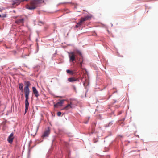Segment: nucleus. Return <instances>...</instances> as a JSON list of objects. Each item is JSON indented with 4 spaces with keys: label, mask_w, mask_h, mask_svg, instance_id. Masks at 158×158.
I'll use <instances>...</instances> for the list:
<instances>
[{
    "label": "nucleus",
    "mask_w": 158,
    "mask_h": 158,
    "mask_svg": "<svg viewBox=\"0 0 158 158\" xmlns=\"http://www.w3.org/2000/svg\"><path fill=\"white\" fill-rule=\"evenodd\" d=\"M25 85L26 86L24 88V92L26 98L25 103V113H26L28 110L29 106V103L28 102L29 96L30 94L29 87L31 84L29 81H27L25 82Z\"/></svg>",
    "instance_id": "nucleus-1"
},
{
    "label": "nucleus",
    "mask_w": 158,
    "mask_h": 158,
    "mask_svg": "<svg viewBox=\"0 0 158 158\" xmlns=\"http://www.w3.org/2000/svg\"><path fill=\"white\" fill-rule=\"evenodd\" d=\"M40 2V0H31L29 3L27 4L26 8L31 10L35 9L38 6V4Z\"/></svg>",
    "instance_id": "nucleus-2"
},
{
    "label": "nucleus",
    "mask_w": 158,
    "mask_h": 158,
    "mask_svg": "<svg viewBox=\"0 0 158 158\" xmlns=\"http://www.w3.org/2000/svg\"><path fill=\"white\" fill-rule=\"evenodd\" d=\"M77 54L80 56L81 57H82L81 52L78 50H76L73 52L69 53L68 55L69 58V61L70 62H73L75 61V57Z\"/></svg>",
    "instance_id": "nucleus-3"
},
{
    "label": "nucleus",
    "mask_w": 158,
    "mask_h": 158,
    "mask_svg": "<svg viewBox=\"0 0 158 158\" xmlns=\"http://www.w3.org/2000/svg\"><path fill=\"white\" fill-rule=\"evenodd\" d=\"M32 90L35 96L37 98L39 96V93L35 87H33L32 88Z\"/></svg>",
    "instance_id": "nucleus-4"
},
{
    "label": "nucleus",
    "mask_w": 158,
    "mask_h": 158,
    "mask_svg": "<svg viewBox=\"0 0 158 158\" xmlns=\"http://www.w3.org/2000/svg\"><path fill=\"white\" fill-rule=\"evenodd\" d=\"M23 0H15L13 1V3H12V5L13 6H17L19 5L20 3L22 1H23Z\"/></svg>",
    "instance_id": "nucleus-5"
},
{
    "label": "nucleus",
    "mask_w": 158,
    "mask_h": 158,
    "mask_svg": "<svg viewBox=\"0 0 158 158\" xmlns=\"http://www.w3.org/2000/svg\"><path fill=\"white\" fill-rule=\"evenodd\" d=\"M64 100H60V101L57 102L56 104L54 105L55 107H57L59 106H61L63 104Z\"/></svg>",
    "instance_id": "nucleus-6"
},
{
    "label": "nucleus",
    "mask_w": 158,
    "mask_h": 158,
    "mask_svg": "<svg viewBox=\"0 0 158 158\" xmlns=\"http://www.w3.org/2000/svg\"><path fill=\"white\" fill-rule=\"evenodd\" d=\"M13 134L12 133L10 134L8 137V142L10 143H12L13 141Z\"/></svg>",
    "instance_id": "nucleus-7"
},
{
    "label": "nucleus",
    "mask_w": 158,
    "mask_h": 158,
    "mask_svg": "<svg viewBox=\"0 0 158 158\" xmlns=\"http://www.w3.org/2000/svg\"><path fill=\"white\" fill-rule=\"evenodd\" d=\"M24 21L23 18L17 19L15 21V23L17 24H23Z\"/></svg>",
    "instance_id": "nucleus-8"
},
{
    "label": "nucleus",
    "mask_w": 158,
    "mask_h": 158,
    "mask_svg": "<svg viewBox=\"0 0 158 158\" xmlns=\"http://www.w3.org/2000/svg\"><path fill=\"white\" fill-rule=\"evenodd\" d=\"M91 18V16H87L84 18H82L80 20L82 22L88 20V19Z\"/></svg>",
    "instance_id": "nucleus-9"
},
{
    "label": "nucleus",
    "mask_w": 158,
    "mask_h": 158,
    "mask_svg": "<svg viewBox=\"0 0 158 158\" xmlns=\"http://www.w3.org/2000/svg\"><path fill=\"white\" fill-rule=\"evenodd\" d=\"M78 79H76L74 77H70L68 79V81L69 82H73L78 80Z\"/></svg>",
    "instance_id": "nucleus-10"
},
{
    "label": "nucleus",
    "mask_w": 158,
    "mask_h": 158,
    "mask_svg": "<svg viewBox=\"0 0 158 158\" xmlns=\"http://www.w3.org/2000/svg\"><path fill=\"white\" fill-rule=\"evenodd\" d=\"M49 134V132L48 131H45L44 133L43 134L42 137H47L48 136Z\"/></svg>",
    "instance_id": "nucleus-11"
},
{
    "label": "nucleus",
    "mask_w": 158,
    "mask_h": 158,
    "mask_svg": "<svg viewBox=\"0 0 158 158\" xmlns=\"http://www.w3.org/2000/svg\"><path fill=\"white\" fill-rule=\"evenodd\" d=\"M72 103L71 102L70 104H69L67 105L64 108V110H68L69 109L71 108L72 107L71 106V105L72 104Z\"/></svg>",
    "instance_id": "nucleus-12"
},
{
    "label": "nucleus",
    "mask_w": 158,
    "mask_h": 158,
    "mask_svg": "<svg viewBox=\"0 0 158 158\" xmlns=\"http://www.w3.org/2000/svg\"><path fill=\"white\" fill-rule=\"evenodd\" d=\"M66 72L67 73H69L71 75H73L74 73L73 71L69 69L66 70Z\"/></svg>",
    "instance_id": "nucleus-13"
},
{
    "label": "nucleus",
    "mask_w": 158,
    "mask_h": 158,
    "mask_svg": "<svg viewBox=\"0 0 158 158\" xmlns=\"http://www.w3.org/2000/svg\"><path fill=\"white\" fill-rule=\"evenodd\" d=\"M22 83H20L19 84V89L20 90L22 91H23V88Z\"/></svg>",
    "instance_id": "nucleus-14"
},
{
    "label": "nucleus",
    "mask_w": 158,
    "mask_h": 158,
    "mask_svg": "<svg viewBox=\"0 0 158 158\" xmlns=\"http://www.w3.org/2000/svg\"><path fill=\"white\" fill-rule=\"evenodd\" d=\"M61 113L60 112H58L57 113V115L58 116H60L61 115Z\"/></svg>",
    "instance_id": "nucleus-15"
},
{
    "label": "nucleus",
    "mask_w": 158,
    "mask_h": 158,
    "mask_svg": "<svg viewBox=\"0 0 158 158\" xmlns=\"http://www.w3.org/2000/svg\"><path fill=\"white\" fill-rule=\"evenodd\" d=\"M82 61L81 62H80V63L79 64V66L81 68L82 67Z\"/></svg>",
    "instance_id": "nucleus-16"
},
{
    "label": "nucleus",
    "mask_w": 158,
    "mask_h": 158,
    "mask_svg": "<svg viewBox=\"0 0 158 158\" xmlns=\"http://www.w3.org/2000/svg\"><path fill=\"white\" fill-rule=\"evenodd\" d=\"M82 21H81V20H80V21L78 23H77L78 24H79L80 26L81 25V24L82 23Z\"/></svg>",
    "instance_id": "nucleus-17"
},
{
    "label": "nucleus",
    "mask_w": 158,
    "mask_h": 158,
    "mask_svg": "<svg viewBox=\"0 0 158 158\" xmlns=\"http://www.w3.org/2000/svg\"><path fill=\"white\" fill-rule=\"evenodd\" d=\"M80 26V25L78 24V23H77L76 25V26L75 27L76 28H78Z\"/></svg>",
    "instance_id": "nucleus-18"
},
{
    "label": "nucleus",
    "mask_w": 158,
    "mask_h": 158,
    "mask_svg": "<svg viewBox=\"0 0 158 158\" xmlns=\"http://www.w3.org/2000/svg\"><path fill=\"white\" fill-rule=\"evenodd\" d=\"M3 9V8H0V11H1Z\"/></svg>",
    "instance_id": "nucleus-19"
},
{
    "label": "nucleus",
    "mask_w": 158,
    "mask_h": 158,
    "mask_svg": "<svg viewBox=\"0 0 158 158\" xmlns=\"http://www.w3.org/2000/svg\"><path fill=\"white\" fill-rule=\"evenodd\" d=\"M40 23H42V24H43V23H42V22H39V24H40Z\"/></svg>",
    "instance_id": "nucleus-20"
},
{
    "label": "nucleus",
    "mask_w": 158,
    "mask_h": 158,
    "mask_svg": "<svg viewBox=\"0 0 158 158\" xmlns=\"http://www.w3.org/2000/svg\"><path fill=\"white\" fill-rule=\"evenodd\" d=\"M1 17V15H0V17Z\"/></svg>",
    "instance_id": "nucleus-21"
},
{
    "label": "nucleus",
    "mask_w": 158,
    "mask_h": 158,
    "mask_svg": "<svg viewBox=\"0 0 158 158\" xmlns=\"http://www.w3.org/2000/svg\"><path fill=\"white\" fill-rule=\"evenodd\" d=\"M1 106V102H0V106Z\"/></svg>",
    "instance_id": "nucleus-22"
}]
</instances>
